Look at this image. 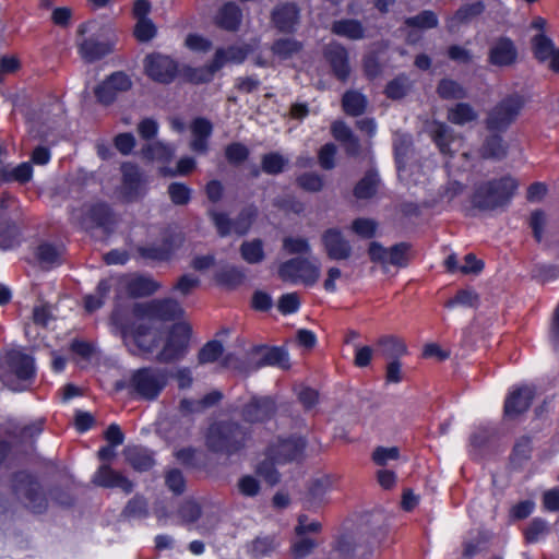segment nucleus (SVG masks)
<instances>
[{"mask_svg":"<svg viewBox=\"0 0 559 559\" xmlns=\"http://www.w3.org/2000/svg\"><path fill=\"white\" fill-rule=\"evenodd\" d=\"M167 384L166 371L159 368L144 367L135 370L130 378V388L143 400L157 399Z\"/></svg>","mask_w":559,"mask_h":559,"instance_id":"obj_8","label":"nucleus"},{"mask_svg":"<svg viewBox=\"0 0 559 559\" xmlns=\"http://www.w3.org/2000/svg\"><path fill=\"white\" fill-rule=\"evenodd\" d=\"M430 135L444 155H453L455 150L452 144L460 142L462 138L454 133L453 129L442 122H433L430 129Z\"/></svg>","mask_w":559,"mask_h":559,"instance_id":"obj_23","label":"nucleus"},{"mask_svg":"<svg viewBox=\"0 0 559 559\" xmlns=\"http://www.w3.org/2000/svg\"><path fill=\"white\" fill-rule=\"evenodd\" d=\"M331 32L350 40H359L365 37V28L362 24L354 19L334 21L331 26Z\"/></svg>","mask_w":559,"mask_h":559,"instance_id":"obj_28","label":"nucleus"},{"mask_svg":"<svg viewBox=\"0 0 559 559\" xmlns=\"http://www.w3.org/2000/svg\"><path fill=\"white\" fill-rule=\"evenodd\" d=\"M247 57V50L242 47L231 46L227 49H217L213 59L214 70H219L226 62L240 63Z\"/></svg>","mask_w":559,"mask_h":559,"instance_id":"obj_34","label":"nucleus"},{"mask_svg":"<svg viewBox=\"0 0 559 559\" xmlns=\"http://www.w3.org/2000/svg\"><path fill=\"white\" fill-rule=\"evenodd\" d=\"M275 403L271 397H252L242 408L241 416L248 423H262L275 414Z\"/></svg>","mask_w":559,"mask_h":559,"instance_id":"obj_16","label":"nucleus"},{"mask_svg":"<svg viewBox=\"0 0 559 559\" xmlns=\"http://www.w3.org/2000/svg\"><path fill=\"white\" fill-rule=\"evenodd\" d=\"M297 185L309 192H319L323 188V179L316 173H305L297 177Z\"/></svg>","mask_w":559,"mask_h":559,"instance_id":"obj_57","label":"nucleus"},{"mask_svg":"<svg viewBox=\"0 0 559 559\" xmlns=\"http://www.w3.org/2000/svg\"><path fill=\"white\" fill-rule=\"evenodd\" d=\"M34 374V359L25 353L11 350L0 359V380L12 391L28 389Z\"/></svg>","mask_w":559,"mask_h":559,"instance_id":"obj_3","label":"nucleus"},{"mask_svg":"<svg viewBox=\"0 0 559 559\" xmlns=\"http://www.w3.org/2000/svg\"><path fill=\"white\" fill-rule=\"evenodd\" d=\"M534 397V391L528 386H522L510 393L504 402V416L513 419L526 412Z\"/></svg>","mask_w":559,"mask_h":559,"instance_id":"obj_22","label":"nucleus"},{"mask_svg":"<svg viewBox=\"0 0 559 559\" xmlns=\"http://www.w3.org/2000/svg\"><path fill=\"white\" fill-rule=\"evenodd\" d=\"M241 258L250 263L257 264L264 260L263 242L261 239H253L251 241H243L240 246Z\"/></svg>","mask_w":559,"mask_h":559,"instance_id":"obj_40","label":"nucleus"},{"mask_svg":"<svg viewBox=\"0 0 559 559\" xmlns=\"http://www.w3.org/2000/svg\"><path fill=\"white\" fill-rule=\"evenodd\" d=\"M485 11V4L480 1L461 5L453 14L445 19V28L449 33L459 32L461 26L468 24Z\"/></svg>","mask_w":559,"mask_h":559,"instance_id":"obj_21","label":"nucleus"},{"mask_svg":"<svg viewBox=\"0 0 559 559\" xmlns=\"http://www.w3.org/2000/svg\"><path fill=\"white\" fill-rule=\"evenodd\" d=\"M217 70H214L213 68V61L210 66L204 68H188L186 70V75L188 80L192 83L200 84V83H206L210 82L213 79L214 73Z\"/></svg>","mask_w":559,"mask_h":559,"instance_id":"obj_61","label":"nucleus"},{"mask_svg":"<svg viewBox=\"0 0 559 559\" xmlns=\"http://www.w3.org/2000/svg\"><path fill=\"white\" fill-rule=\"evenodd\" d=\"M60 252L50 243H43L37 248V258L45 266H51L58 262Z\"/></svg>","mask_w":559,"mask_h":559,"instance_id":"obj_64","label":"nucleus"},{"mask_svg":"<svg viewBox=\"0 0 559 559\" xmlns=\"http://www.w3.org/2000/svg\"><path fill=\"white\" fill-rule=\"evenodd\" d=\"M524 105V97L518 93L503 97L489 110L485 120L487 130L506 131L518 119Z\"/></svg>","mask_w":559,"mask_h":559,"instance_id":"obj_6","label":"nucleus"},{"mask_svg":"<svg viewBox=\"0 0 559 559\" xmlns=\"http://www.w3.org/2000/svg\"><path fill=\"white\" fill-rule=\"evenodd\" d=\"M241 17L239 7L234 2H227L218 10L215 22L221 28L235 32L240 25Z\"/></svg>","mask_w":559,"mask_h":559,"instance_id":"obj_26","label":"nucleus"},{"mask_svg":"<svg viewBox=\"0 0 559 559\" xmlns=\"http://www.w3.org/2000/svg\"><path fill=\"white\" fill-rule=\"evenodd\" d=\"M207 214L221 237H226L234 231V222L226 213L210 209Z\"/></svg>","mask_w":559,"mask_h":559,"instance_id":"obj_49","label":"nucleus"},{"mask_svg":"<svg viewBox=\"0 0 559 559\" xmlns=\"http://www.w3.org/2000/svg\"><path fill=\"white\" fill-rule=\"evenodd\" d=\"M324 57L329 62L333 74L340 81H346L350 72L348 52L346 48L338 43H330L324 48Z\"/></svg>","mask_w":559,"mask_h":559,"instance_id":"obj_17","label":"nucleus"},{"mask_svg":"<svg viewBox=\"0 0 559 559\" xmlns=\"http://www.w3.org/2000/svg\"><path fill=\"white\" fill-rule=\"evenodd\" d=\"M378 224L371 218H356L352 223V230L361 238L370 239L376 235Z\"/></svg>","mask_w":559,"mask_h":559,"instance_id":"obj_55","label":"nucleus"},{"mask_svg":"<svg viewBox=\"0 0 559 559\" xmlns=\"http://www.w3.org/2000/svg\"><path fill=\"white\" fill-rule=\"evenodd\" d=\"M257 209L254 206H248L240 211L238 216L236 217L234 222V233L237 235H245L251 227L255 216H257Z\"/></svg>","mask_w":559,"mask_h":559,"instance_id":"obj_48","label":"nucleus"},{"mask_svg":"<svg viewBox=\"0 0 559 559\" xmlns=\"http://www.w3.org/2000/svg\"><path fill=\"white\" fill-rule=\"evenodd\" d=\"M262 366H277L282 369L289 368V357L286 350L281 347H273L265 350L261 360L257 364L254 369Z\"/></svg>","mask_w":559,"mask_h":559,"instance_id":"obj_38","label":"nucleus"},{"mask_svg":"<svg viewBox=\"0 0 559 559\" xmlns=\"http://www.w3.org/2000/svg\"><path fill=\"white\" fill-rule=\"evenodd\" d=\"M274 460H264L257 467V474L261 476L269 485L273 486L278 483L280 474L274 467Z\"/></svg>","mask_w":559,"mask_h":559,"instance_id":"obj_62","label":"nucleus"},{"mask_svg":"<svg viewBox=\"0 0 559 559\" xmlns=\"http://www.w3.org/2000/svg\"><path fill=\"white\" fill-rule=\"evenodd\" d=\"M377 345L380 348L381 355L390 361L399 360L407 353V347L404 341L393 335H385L380 337L377 342Z\"/></svg>","mask_w":559,"mask_h":559,"instance_id":"obj_29","label":"nucleus"},{"mask_svg":"<svg viewBox=\"0 0 559 559\" xmlns=\"http://www.w3.org/2000/svg\"><path fill=\"white\" fill-rule=\"evenodd\" d=\"M385 518L382 513L373 515V524L378 525V534L373 542L365 544L362 540L355 542L352 545L349 542H342L341 550L345 554H352L353 557L358 559H368L372 555L376 546L379 544V536L383 535L382 527L384 525Z\"/></svg>","mask_w":559,"mask_h":559,"instance_id":"obj_20","label":"nucleus"},{"mask_svg":"<svg viewBox=\"0 0 559 559\" xmlns=\"http://www.w3.org/2000/svg\"><path fill=\"white\" fill-rule=\"evenodd\" d=\"M138 253L148 260L165 261L169 259L171 249L166 242L159 245L141 246L136 249Z\"/></svg>","mask_w":559,"mask_h":559,"instance_id":"obj_42","label":"nucleus"},{"mask_svg":"<svg viewBox=\"0 0 559 559\" xmlns=\"http://www.w3.org/2000/svg\"><path fill=\"white\" fill-rule=\"evenodd\" d=\"M306 441L299 437L278 440L269 449V455L276 463L297 461L302 457Z\"/></svg>","mask_w":559,"mask_h":559,"instance_id":"obj_15","label":"nucleus"},{"mask_svg":"<svg viewBox=\"0 0 559 559\" xmlns=\"http://www.w3.org/2000/svg\"><path fill=\"white\" fill-rule=\"evenodd\" d=\"M477 118V111L467 103H459L448 111V120L459 126L475 121Z\"/></svg>","mask_w":559,"mask_h":559,"instance_id":"obj_36","label":"nucleus"},{"mask_svg":"<svg viewBox=\"0 0 559 559\" xmlns=\"http://www.w3.org/2000/svg\"><path fill=\"white\" fill-rule=\"evenodd\" d=\"M133 314L139 322H135L131 329L122 323L118 310L112 312L111 322L119 331L126 345H129L130 340L133 342L136 350L130 348L131 354H152L159 347L160 335L153 332L152 325L145 321H171L180 318L183 314V309L175 299H154L147 302L135 304Z\"/></svg>","mask_w":559,"mask_h":559,"instance_id":"obj_1","label":"nucleus"},{"mask_svg":"<svg viewBox=\"0 0 559 559\" xmlns=\"http://www.w3.org/2000/svg\"><path fill=\"white\" fill-rule=\"evenodd\" d=\"M114 50V43L108 39L99 41L94 37L84 38L79 44V51L86 62L97 61Z\"/></svg>","mask_w":559,"mask_h":559,"instance_id":"obj_24","label":"nucleus"},{"mask_svg":"<svg viewBox=\"0 0 559 559\" xmlns=\"http://www.w3.org/2000/svg\"><path fill=\"white\" fill-rule=\"evenodd\" d=\"M200 286L199 277L192 274H185L174 285V290L186 297L191 295Z\"/></svg>","mask_w":559,"mask_h":559,"instance_id":"obj_60","label":"nucleus"},{"mask_svg":"<svg viewBox=\"0 0 559 559\" xmlns=\"http://www.w3.org/2000/svg\"><path fill=\"white\" fill-rule=\"evenodd\" d=\"M302 43L294 38H280L272 45V52L282 60L293 58L302 49Z\"/></svg>","mask_w":559,"mask_h":559,"instance_id":"obj_37","label":"nucleus"},{"mask_svg":"<svg viewBox=\"0 0 559 559\" xmlns=\"http://www.w3.org/2000/svg\"><path fill=\"white\" fill-rule=\"evenodd\" d=\"M516 188V181L509 176L484 182L476 188L472 203L480 210H493L507 204Z\"/></svg>","mask_w":559,"mask_h":559,"instance_id":"obj_4","label":"nucleus"},{"mask_svg":"<svg viewBox=\"0 0 559 559\" xmlns=\"http://www.w3.org/2000/svg\"><path fill=\"white\" fill-rule=\"evenodd\" d=\"M437 94L442 99H463L467 96L466 90L452 79H442L437 85Z\"/></svg>","mask_w":559,"mask_h":559,"instance_id":"obj_39","label":"nucleus"},{"mask_svg":"<svg viewBox=\"0 0 559 559\" xmlns=\"http://www.w3.org/2000/svg\"><path fill=\"white\" fill-rule=\"evenodd\" d=\"M390 253V265L404 267L408 264L412 259V246L408 242H400L391 248Z\"/></svg>","mask_w":559,"mask_h":559,"instance_id":"obj_46","label":"nucleus"},{"mask_svg":"<svg viewBox=\"0 0 559 559\" xmlns=\"http://www.w3.org/2000/svg\"><path fill=\"white\" fill-rule=\"evenodd\" d=\"M121 286L131 297L148 296L160 287L156 281L146 276L126 278L121 282Z\"/></svg>","mask_w":559,"mask_h":559,"instance_id":"obj_25","label":"nucleus"},{"mask_svg":"<svg viewBox=\"0 0 559 559\" xmlns=\"http://www.w3.org/2000/svg\"><path fill=\"white\" fill-rule=\"evenodd\" d=\"M409 88V80L406 76L401 75L388 83L385 94L391 99H400L408 93Z\"/></svg>","mask_w":559,"mask_h":559,"instance_id":"obj_50","label":"nucleus"},{"mask_svg":"<svg viewBox=\"0 0 559 559\" xmlns=\"http://www.w3.org/2000/svg\"><path fill=\"white\" fill-rule=\"evenodd\" d=\"M141 155L148 160L170 162L175 155V148L163 143L152 142L143 145Z\"/></svg>","mask_w":559,"mask_h":559,"instance_id":"obj_33","label":"nucleus"},{"mask_svg":"<svg viewBox=\"0 0 559 559\" xmlns=\"http://www.w3.org/2000/svg\"><path fill=\"white\" fill-rule=\"evenodd\" d=\"M12 491L32 512L41 513L47 508V499L37 479L26 472H17L12 477Z\"/></svg>","mask_w":559,"mask_h":559,"instance_id":"obj_7","label":"nucleus"},{"mask_svg":"<svg viewBox=\"0 0 559 559\" xmlns=\"http://www.w3.org/2000/svg\"><path fill=\"white\" fill-rule=\"evenodd\" d=\"M321 242L329 259L348 260L353 254L350 242L338 228H329L321 235Z\"/></svg>","mask_w":559,"mask_h":559,"instance_id":"obj_14","label":"nucleus"},{"mask_svg":"<svg viewBox=\"0 0 559 559\" xmlns=\"http://www.w3.org/2000/svg\"><path fill=\"white\" fill-rule=\"evenodd\" d=\"M157 34L156 25L151 19H142L136 21L133 35L140 43L152 40Z\"/></svg>","mask_w":559,"mask_h":559,"instance_id":"obj_51","label":"nucleus"},{"mask_svg":"<svg viewBox=\"0 0 559 559\" xmlns=\"http://www.w3.org/2000/svg\"><path fill=\"white\" fill-rule=\"evenodd\" d=\"M534 55L539 61H545L556 50L550 38L539 34L533 39Z\"/></svg>","mask_w":559,"mask_h":559,"instance_id":"obj_53","label":"nucleus"},{"mask_svg":"<svg viewBox=\"0 0 559 559\" xmlns=\"http://www.w3.org/2000/svg\"><path fill=\"white\" fill-rule=\"evenodd\" d=\"M170 200L176 205H185L190 201L191 190L183 183L173 182L168 187Z\"/></svg>","mask_w":559,"mask_h":559,"instance_id":"obj_59","label":"nucleus"},{"mask_svg":"<svg viewBox=\"0 0 559 559\" xmlns=\"http://www.w3.org/2000/svg\"><path fill=\"white\" fill-rule=\"evenodd\" d=\"M110 290V283L108 280H103L99 282L96 293L94 295H88L85 297V309L88 312H93L97 309H99L103 304L104 299L107 297L108 293Z\"/></svg>","mask_w":559,"mask_h":559,"instance_id":"obj_44","label":"nucleus"},{"mask_svg":"<svg viewBox=\"0 0 559 559\" xmlns=\"http://www.w3.org/2000/svg\"><path fill=\"white\" fill-rule=\"evenodd\" d=\"M344 111L349 116H360L367 107L366 97L357 91H347L342 98Z\"/></svg>","mask_w":559,"mask_h":559,"instance_id":"obj_35","label":"nucleus"},{"mask_svg":"<svg viewBox=\"0 0 559 559\" xmlns=\"http://www.w3.org/2000/svg\"><path fill=\"white\" fill-rule=\"evenodd\" d=\"M191 333V326L185 322L173 324L166 333L155 360L159 364H173L183 359L189 350Z\"/></svg>","mask_w":559,"mask_h":559,"instance_id":"obj_5","label":"nucleus"},{"mask_svg":"<svg viewBox=\"0 0 559 559\" xmlns=\"http://www.w3.org/2000/svg\"><path fill=\"white\" fill-rule=\"evenodd\" d=\"M278 276L283 281H299L306 286H312L320 278V266L308 259L294 258L280 265Z\"/></svg>","mask_w":559,"mask_h":559,"instance_id":"obj_10","label":"nucleus"},{"mask_svg":"<svg viewBox=\"0 0 559 559\" xmlns=\"http://www.w3.org/2000/svg\"><path fill=\"white\" fill-rule=\"evenodd\" d=\"M404 24L412 28L430 29L438 26L439 19L433 11L424 10L415 16L406 17Z\"/></svg>","mask_w":559,"mask_h":559,"instance_id":"obj_41","label":"nucleus"},{"mask_svg":"<svg viewBox=\"0 0 559 559\" xmlns=\"http://www.w3.org/2000/svg\"><path fill=\"white\" fill-rule=\"evenodd\" d=\"M300 8L295 2L277 3L270 13V24L278 33L294 34L300 24Z\"/></svg>","mask_w":559,"mask_h":559,"instance_id":"obj_12","label":"nucleus"},{"mask_svg":"<svg viewBox=\"0 0 559 559\" xmlns=\"http://www.w3.org/2000/svg\"><path fill=\"white\" fill-rule=\"evenodd\" d=\"M178 515L185 524L194 523L201 516V508L197 502L187 500L181 503Z\"/></svg>","mask_w":559,"mask_h":559,"instance_id":"obj_58","label":"nucleus"},{"mask_svg":"<svg viewBox=\"0 0 559 559\" xmlns=\"http://www.w3.org/2000/svg\"><path fill=\"white\" fill-rule=\"evenodd\" d=\"M224 353V347L221 342L213 340L207 342L198 354V361L200 365L211 364L216 361Z\"/></svg>","mask_w":559,"mask_h":559,"instance_id":"obj_47","label":"nucleus"},{"mask_svg":"<svg viewBox=\"0 0 559 559\" xmlns=\"http://www.w3.org/2000/svg\"><path fill=\"white\" fill-rule=\"evenodd\" d=\"M248 436V431L236 421H216L206 431L205 447L214 454L231 456L246 447Z\"/></svg>","mask_w":559,"mask_h":559,"instance_id":"obj_2","label":"nucleus"},{"mask_svg":"<svg viewBox=\"0 0 559 559\" xmlns=\"http://www.w3.org/2000/svg\"><path fill=\"white\" fill-rule=\"evenodd\" d=\"M92 481L99 487L120 488L126 493H130L133 490V483L121 473L114 471L108 464H103L98 467Z\"/></svg>","mask_w":559,"mask_h":559,"instance_id":"obj_19","label":"nucleus"},{"mask_svg":"<svg viewBox=\"0 0 559 559\" xmlns=\"http://www.w3.org/2000/svg\"><path fill=\"white\" fill-rule=\"evenodd\" d=\"M144 70L152 80L168 84L176 78L178 66L168 56L152 53L144 59Z\"/></svg>","mask_w":559,"mask_h":559,"instance_id":"obj_13","label":"nucleus"},{"mask_svg":"<svg viewBox=\"0 0 559 559\" xmlns=\"http://www.w3.org/2000/svg\"><path fill=\"white\" fill-rule=\"evenodd\" d=\"M121 186L120 194L128 201L133 202L145 194L146 177L136 164L126 162L120 167Z\"/></svg>","mask_w":559,"mask_h":559,"instance_id":"obj_11","label":"nucleus"},{"mask_svg":"<svg viewBox=\"0 0 559 559\" xmlns=\"http://www.w3.org/2000/svg\"><path fill=\"white\" fill-rule=\"evenodd\" d=\"M393 144L397 170L402 174L405 170L407 158L413 154V141L411 135L396 133Z\"/></svg>","mask_w":559,"mask_h":559,"instance_id":"obj_32","label":"nucleus"},{"mask_svg":"<svg viewBox=\"0 0 559 559\" xmlns=\"http://www.w3.org/2000/svg\"><path fill=\"white\" fill-rule=\"evenodd\" d=\"M518 58V50L514 43L508 37L497 38L488 53V61L497 67L512 66Z\"/></svg>","mask_w":559,"mask_h":559,"instance_id":"obj_18","label":"nucleus"},{"mask_svg":"<svg viewBox=\"0 0 559 559\" xmlns=\"http://www.w3.org/2000/svg\"><path fill=\"white\" fill-rule=\"evenodd\" d=\"M479 154L486 159L501 160L508 154V145L501 135L497 133L490 134L484 140Z\"/></svg>","mask_w":559,"mask_h":559,"instance_id":"obj_27","label":"nucleus"},{"mask_svg":"<svg viewBox=\"0 0 559 559\" xmlns=\"http://www.w3.org/2000/svg\"><path fill=\"white\" fill-rule=\"evenodd\" d=\"M287 164L288 159L276 152L265 154L261 159L262 170L269 175L281 174Z\"/></svg>","mask_w":559,"mask_h":559,"instance_id":"obj_43","label":"nucleus"},{"mask_svg":"<svg viewBox=\"0 0 559 559\" xmlns=\"http://www.w3.org/2000/svg\"><path fill=\"white\" fill-rule=\"evenodd\" d=\"M148 514L147 501L140 496L133 497L122 510L124 519H141Z\"/></svg>","mask_w":559,"mask_h":559,"instance_id":"obj_45","label":"nucleus"},{"mask_svg":"<svg viewBox=\"0 0 559 559\" xmlns=\"http://www.w3.org/2000/svg\"><path fill=\"white\" fill-rule=\"evenodd\" d=\"M391 249L384 248L380 242L372 241L368 248V254L372 262L380 263L383 267L390 264Z\"/></svg>","mask_w":559,"mask_h":559,"instance_id":"obj_63","label":"nucleus"},{"mask_svg":"<svg viewBox=\"0 0 559 559\" xmlns=\"http://www.w3.org/2000/svg\"><path fill=\"white\" fill-rule=\"evenodd\" d=\"M123 454L127 462L135 471L145 472L154 465V460L146 449L139 447H128L124 449Z\"/></svg>","mask_w":559,"mask_h":559,"instance_id":"obj_30","label":"nucleus"},{"mask_svg":"<svg viewBox=\"0 0 559 559\" xmlns=\"http://www.w3.org/2000/svg\"><path fill=\"white\" fill-rule=\"evenodd\" d=\"M380 185V178L374 170H368L356 183L354 195L359 200H367L376 195Z\"/></svg>","mask_w":559,"mask_h":559,"instance_id":"obj_31","label":"nucleus"},{"mask_svg":"<svg viewBox=\"0 0 559 559\" xmlns=\"http://www.w3.org/2000/svg\"><path fill=\"white\" fill-rule=\"evenodd\" d=\"M131 86L130 78L123 72H115L102 83V90L115 88L117 93L127 92Z\"/></svg>","mask_w":559,"mask_h":559,"instance_id":"obj_56","label":"nucleus"},{"mask_svg":"<svg viewBox=\"0 0 559 559\" xmlns=\"http://www.w3.org/2000/svg\"><path fill=\"white\" fill-rule=\"evenodd\" d=\"M479 296L472 289H461L456 293V295L449 299L444 306L447 308L454 307L455 305H461L465 307L475 308L478 306Z\"/></svg>","mask_w":559,"mask_h":559,"instance_id":"obj_52","label":"nucleus"},{"mask_svg":"<svg viewBox=\"0 0 559 559\" xmlns=\"http://www.w3.org/2000/svg\"><path fill=\"white\" fill-rule=\"evenodd\" d=\"M71 222L84 229L108 227L114 224V214L108 204L96 202L84 204L71 212Z\"/></svg>","mask_w":559,"mask_h":559,"instance_id":"obj_9","label":"nucleus"},{"mask_svg":"<svg viewBox=\"0 0 559 559\" xmlns=\"http://www.w3.org/2000/svg\"><path fill=\"white\" fill-rule=\"evenodd\" d=\"M276 548L275 538L272 536L257 537L250 545L249 551L253 557L267 556Z\"/></svg>","mask_w":559,"mask_h":559,"instance_id":"obj_54","label":"nucleus"}]
</instances>
